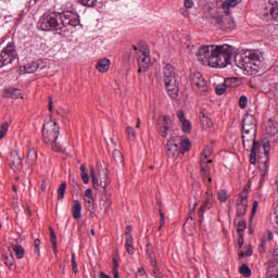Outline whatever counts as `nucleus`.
<instances>
[{"label": "nucleus", "instance_id": "f257e3e1", "mask_svg": "<svg viewBox=\"0 0 278 278\" xmlns=\"http://www.w3.org/2000/svg\"><path fill=\"white\" fill-rule=\"evenodd\" d=\"M233 55V47L229 45L215 46L211 61L212 68H225L227 64H231Z\"/></svg>", "mask_w": 278, "mask_h": 278}, {"label": "nucleus", "instance_id": "f03ea898", "mask_svg": "<svg viewBox=\"0 0 278 278\" xmlns=\"http://www.w3.org/2000/svg\"><path fill=\"white\" fill-rule=\"evenodd\" d=\"M60 138V126L58 122L49 121L42 126V140L46 144H51L52 151H62V144L58 142Z\"/></svg>", "mask_w": 278, "mask_h": 278}, {"label": "nucleus", "instance_id": "7ed1b4c3", "mask_svg": "<svg viewBox=\"0 0 278 278\" xmlns=\"http://www.w3.org/2000/svg\"><path fill=\"white\" fill-rule=\"evenodd\" d=\"M191 148L192 144L190 143V139L181 140L178 137H172L165 146L166 155L170 160H175V157H178V155L188 153Z\"/></svg>", "mask_w": 278, "mask_h": 278}, {"label": "nucleus", "instance_id": "20e7f679", "mask_svg": "<svg viewBox=\"0 0 278 278\" xmlns=\"http://www.w3.org/2000/svg\"><path fill=\"white\" fill-rule=\"evenodd\" d=\"M163 77L165 88L170 99H177V97H179V83H177V77L175 76V67L170 63L164 66Z\"/></svg>", "mask_w": 278, "mask_h": 278}, {"label": "nucleus", "instance_id": "39448f33", "mask_svg": "<svg viewBox=\"0 0 278 278\" xmlns=\"http://www.w3.org/2000/svg\"><path fill=\"white\" fill-rule=\"evenodd\" d=\"M242 141H243V148L245 151H249V148L252 143V149L250 152V164H256L257 162V149H260V141L255 140V132H242Z\"/></svg>", "mask_w": 278, "mask_h": 278}, {"label": "nucleus", "instance_id": "423d86ee", "mask_svg": "<svg viewBox=\"0 0 278 278\" xmlns=\"http://www.w3.org/2000/svg\"><path fill=\"white\" fill-rule=\"evenodd\" d=\"M242 66L251 75L258 73L260 68H262V60L260 59V54L256 52H249V54L243 58Z\"/></svg>", "mask_w": 278, "mask_h": 278}, {"label": "nucleus", "instance_id": "0eeeda50", "mask_svg": "<svg viewBox=\"0 0 278 278\" xmlns=\"http://www.w3.org/2000/svg\"><path fill=\"white\" fill-rule=\"evenodd\" d=\"M59 15L56 13L43 14L41 16L39 25L42 31H60Z\"/></svg>", "mask_w": 278, "mask_h": 278}, {"label": "nucleus", "instance_id": "6e6552de", "mask_svg": "<svg viewBox=\"0 0 278 278\" xmlns=\"http://www.w3.org/2000/svg\"><path fill=\"white\" fill-rule=\"evenodd\" d=\"M90 177L94 190H105V188H108V186H110L111 184L110 176L108 175V173L97 175L94 166L92 165H90Z\"/></svg>", "mask_w": 278, "mask_h": 278}, {"label": "nucleus", "instance_id": "1a4fd4ad", "mask_svg": "<svg viewBox=\"0 0 278 278\" xmlns=\"http://www.w3.org/2000/svg\"><path fill=\"white\" fill-rule=\"evenodd\" d=\"M16 58H18L16 47L12 42L8 43V46L0 53V68H3V66H9V64H12Z\"/></svg>", "mask_w": 278, "mask_h": 278}, {"label": "nucleus", "instance_id": "9d476101", "mask_svg": "<svg viewBox=\"0 0 278 278\" xmlns=\"http://www.w3.org/2000/svg\"><path fill=\"white\" fill-rule=\"evenodd\" d=\"M216 46H202L197 52V58L203 66H212V58H214V51Z\"/></svg>", "mask_w": 278, "mask_h": 278}, {"label": "nucleus", "instance_id": "9b49d317", "mask_svg": "<svg viewBox=\"0 0 278 278\" xmlns=\"http://www.w3.org/2000/svg\"><path fill=\"white\" fill-rule=\"evenodd\" d=\"M262 146L264 149V156L258 157V168L262 173V177L268 172V155L270 153V141L268 139L262 140Z\"/></svg>", "mask_w": 278, "mask_h": 278}, {"label": "nucleus", "instance_id": "f8f14e48", "mask_svg": "<svg viewBox=\"0 0 278 278\" xmlns=\"http://www.w3.org/2000/svg\"><path fill=\"white\" fill-rule=\"evenodd\" d=\"M200 175L210 188L212 186V160L200 161Z\"/></svg>", "mask_w": 278, "mask_h": 278}, {"label": "nucleus", "instance_id": "ddd939ff", "mask_svg": "<svg viewBox=\"0 0 278 278\" xmlns=\"http://www.w3.org/2000/svg\"><path fill=\"white\" fill-rule=\"evenodd\" d=\"M191 86L199 89L200 92H207V81L203 78L201 73H193L190 75Z\"/></svg>", "mask_w": 278, "mask_h": 278}, {"label": "nucleus", "instance_id": "4468645a", "mask_svg": "<svg viewBox=\"0 0 278 278\" xmlns=\"http://www.w3.org/2000/svg\"><path fill=\"white\" fill-rule=\"evenodd\" d=\"M9 166L14 170V173H18V170H23V160L18 154V151H13L8 156Z\"/></svg>", "mask_w": 278, "mask_h": 278}, {"label": "nucleus", "instance_id": "2eb2a0df", "mask_svg": "<svg viewBox=\"0 0 278 278\" xmlns=\"http://www.w3.org/2000/svg\"><path fill=\"white\" fill-rule=\"evenodd\" d=\"M157 131L162 138L168 137V130L170 129V116L165 115L163 118L159 117L156 119Z\"/></svg>", "mask_w": 278, "mask_h": 278}, {"label": "nucleus", "instance_id": "dca6fc26", "mask_svg": "<svg viewBox=\"0 0 278 278\" xmlns=\"http://www.w3.org/2000/svg\"><path fill=\"white\" fill-rule=\"evenodd\" d=\"M242 131L243 134H255L257 131V124L255 117L252 115H245L242 119Z\"/></svg>", "mask_w": 278, "mask_h": 278}, {"label": "nucleus", "instance_id": "f3484780", "mask_svg": "<svg viewBox=\"0 0 278 278\" xmlns=\"http://www.w3.org/2000/svg\"><path fill=\"white\" fill-rule=\"evenodd\" d=\"M205 18H207L211 23V25H219V27H223V14L218 13L216 9H207V11L204 12Z\"/></svg>", "mask_w": 278, "mask_h": 278}, {"label": "nucleus", "instance_id": "a211bd4d", "mask_svg": "<svg viewBox=\"0 0 278 278\" xmlns=\"http://www.w3.org/2000/svg\"><path fill=\"white\" fill-rule=\"evenodd\" d=\"M151 64V56L149 55V51L144 50L141 52V54L138 56V73H144L147 68H149V65Z\"/></svg>", "mask_w": 278, "mask_h": 278}, {"label": "nucleus", "instance_id": "6ab92c4d", "mask_svg": "<svg viewBox=\"0 0 278 278\" xmlns=\"http://www.w3.org/2000/svg\"><path fill=\"white\" fill-rule=\"evenodd\" d=\"M269 12L265 13L267 21H276L278 23V0H269Z\"/></svg>", "mask_w": 278, "mask_h": 278}, {"label": "nucleus", "instance_id": "aec40b11", "mask_svg": "<svg viewBox=\"0 0 278 278\" xmlns=\"http://www.w3.org/2000/svg\"><path fill=\"white\" fill-rule=\"evenodd\" d=\"M59 18L61 22L60 23V28H59V34H66L65 27H70L71 25V16H73V13L71 12H65V13H60Z\"/></svg>", "mask_w": 278, "mask_h": 278}, {"label": "nucleus", "instance_id": "412c9836", "mask_svg": "<svg viewBox=\"0 0 278 278\" xmlns=\"http://www.w3.org/2000/svg\"><path fill=\"white\" fill-rule=\"evenodd\" d=\"M213 203L210 198L204 200L200 208L198 210L199 224L203 225V218H205V212L212 210Z\"/></svg>", "mask_w": 278, "mask_h": 278}, {"label": "nucleus", "instance_id": "4be33fe9", "mask_svg": "<svg viewBox=\"0 0 278 278\" xmlns=\"http://www.w3.org/2000/svg\"><path fill=\"white\" fill-rule=\"evenodd\" d=\"M247 207H249V201L247 200V197L241 195L237 200V217L241 218V216H244L247 214Z\"/></svg>", "mask_w": 278, "mask_h": 278}, {"label": "nucleus", "instance_id": "5701e85b", "mask_svg": "<svg viewBox=\"0 0 278 278\" xmlns=\"http://www.w3.org/2000/svg\"><path fill=\"white\" fill-rule=\"evenodd\" d=\"M177 117L182 125L184 134H190V131H192V124L186 118V113L184 112V110L178 111Z\"/></svg>", "mask_w": 278, "mask_h": 278}, {"label": "nucleus", "instance_id": "b1692460", "mask_svg": "<svg viewBox=\"0 0 278 278\" xmlns=\"http://www.w3.org/2000/svg\"><path fill=\"white\" fill-rule=\"evenodd\" d=\"M200 125L204 129H210L214 127V122H212V117H210V113L205 112V110L200 112Z\"/></svg>", "mask_w": 278, "mask_h": 278}, {"label": "nucleus", "instance_id": "393cba45", "mask_svg": "<svg viewBox=\"0 0 278 278\" xmlns=\"http://www.w3.org/2000/svg\"><path fill=\"white\" fill-rule=\"evenodd\" d=\"M238 81L237 78H227L223 85H217L215 88L216 94H225L226 88L231 87L232 84H236Z\"/></svg>", "mask_w": 278, "mask_h": 278}, {"label": "nucleus", "instance_id": "a878e982", "mask_svg": "<svg viewBox=\"0 0 278 278\" xmlns=\"http://www.w3.org/2000/svg\"><path fill=\"white\" fill-rule=\"evenodd\" d=\"M147 260L150 261V265L157 264V255H155V251L153 250V245L151 242L146 245Z\"/></svg>", "mask_w": 278, "mask_h": 278}, {"label": "nucleus", "instance_id": "bb28decb", "mask_svg": "<svg viewBox=\"0 0 278 278\" xmlns=\"http://www.w3.org/2000/svg\"><path fill=\"white\" fill-rule=\"evenodd\" d=\"M72 214L75 220H79V218H81V202H79V200L73 201Z\"/></svg>", "mask_w": 278, "mask_h": 278}, {"label": "nucleus", "instance_id": "cd10ccee", "mask_svg": "<svg viewBox=\"0 0 278 278\" xmlns=\"http://www.w3.org/2000/svg\"><path fill=\"white\" fill-rule=\"evenodd\" d=\"M242 3V0H226L223 3V10L226 16H230L231 12L229 11L230 8H236V5Z\"/></svg>", "mask_w": 278, "mask_h": 278}, {"label": "nucleus", "instance_id": "c85d7f7f", "mask_svg": "<svg viewBox=\"0 0 278 278\" xmlns=\"http://www.w3.org/2000/svg\"><path fill=\"white\" fill-rule=\"evenodd\" d=\"M110 59H101L98 61L96 68L99 73H108V71H110Z\"/></svg>", "mask_w": 278, "mask_h": 278}, {"label": "nucleus", "instance_id": "c756f323", "mask_svg": "<svg viewBox=\"0 0 278 278\" xmlns=\"http://www.w3.org/2000/svg\"><path fill=\"white\" fill-rule=\"evenodd\" d=\"M8 251L9 254H4L2 256V262L5 264V266L12 268V266H14V255H12V251L10 250V248H8Z\"/></svg>", "mask_w": 278, "mask_h": 278}, {"label": "nucleus", "instance_id": "7c9ffc66", "mask_svg": "<svg viewBox=\"0 0 278 278\" xmlns=\"http://www.w3.org/2000/svg\"><path fill=\"white\" fill-rule=\"evenodd\" d=\"M266 131L269 136H277L278 128L277 123H274L271 119L267 122Z\"/></svg>", "mask_w": 278, "mask_h": 278}, {"label": "nucleus", "instance_id": "2f4dec72", "mask_svg": "<svg viewBox=\"0 0 278 278\" xmlns=\"http://www.w3.org/2000/svg\"><path fill=\"white\" fill-rule=\"evenodd\" d=\"M223 25L226 31H233V29H236V22L231 17H229L228 20L225 18L222 26Z\"/></svg>", "mask_w": 278, "mask_h": 278}, {"label": "nucleus", "instance_id": "473e14b6", "mask_svg": "<svg viewBox=\"0 0 278 278\" xmlns=\"http://www.w3.org/2000/svg\"><path fill=\"white\" fill-rule=\"evenodd\" d=\"M126 251L129 255H134L135 249H134V236H129L126 238Z\"/></svg>", "mask_w": 278, "mask_h": 278}, {"label": "nucleus", "instance_id": "72a5a7b5", "mask_svg": "<svg viewBox=\"0 0 278 278\" xmlns=\"http://www.w3.org/2000/svg\"><path fill=\"white\" fill-rule=\"evenodd\" d=\"M38 71V63L37 62H29L24 65V73H36Z\"/></svg>", "mask_w": 278, "mask_h": 278}, {"label": "nucleus", "instance_id": "f704fd0d", "mask_svg": "<svg viewBox=\"0 0 278 278\" xmlns=\"http://www.w3.org/2000/svg\"><path fill=\"white\" fill-rule=\"evenodd\" d=\"M13 251L17 260H23V257H25V249L23 248V245H13Z\"/></svg>", "mask_w": 278, "mask_h": 278}, {"label": "nucleus", "instance_id": "c9c22d12", "mask_svg": "<svg viewBox=\"0 0 278 278\" xmlns=\"http://www.w3.org/2000/svg\"><path fill=\"white\" fill-rule=\"evenodd\" d=\"M113 159L115 160L116 164L125 163V156H123V152H121V150L118 149H115L113 151Z\"/></svg>", "mask_w": 278, "mask_h": 278}, {"label": "nucleus", "instance_id": "e433bc0d", "mask_svg": "<svg viewBox=\"0 0 278 278\" xmlns=\"http://www.w3.org/2000/svg\"><path fill=\"white\" fill-rule=\"evenodd\" d=\"M22 92L21 89H8L7 90V97H9L10 99H20V97H22Z\"/></svg>", "mask_w": 278, "mask_h": 278}, {"label": "nucleus", "instance_id": "4c0bfd02", "mask_svg": "<svg viewBox=\"0 0 278 278\" xmlns=\"http://www.w3.org/2000/svg\"><path fill=\"white\" fill-rule=\"evenodd\" d=\"M64 194H66V181L61 182L58 188V200L62 201L64 199Z\"/></svg>", "mask_w": 278, "mask_h": 278}, {"label": "nucleus", "instance_id": "58836bf2", "mask_svg": "<svg viewBox=\"0 0 278 278\" xmlns=\"http://www.w3.org/2000/svg\"><path fill=\"white\" fill-rule=\"evenodd\" d=\"M213 150L211 147L206 146L201 154L200 161H207L208 157L212 156Z\"/></svg>", "mask_w": 278, "mask_h": 278}, {"label": "nucleus", "instance_id": "ea45409f", "mask_svg": "<svg viewBox=\"0 0 278 278\" xmlns=\"http://www.w3.org/2000/svg\"><path fill=\"white\" fill-rule=\"evenodd\" d=\"M239 273L244 277H251L252 275L251 268L247 264L241 265V267L239 268Z\"/></svg>", "mask_w": 278, "mask_h": 278}, {"label": "nucleus", "instance_id": "a19ab883", "mask_svg": "<svg viewBox=\"0 0 278 278\" xmlns=\"http://www.w3.org/2000/svg\"><path fill=\"white\" fill-rule=\"evenodd\" d=\"M27 160H28V164H34V162H36V160H38V154L36 152V150H29L27 153Z\"/></svg>", "mask_w": 278, "mask_h": 278}, {"label": "nucleus", "instance_id": "79ce46f5", "mask_svg": "<svg viewBox=\"0 0 278 278\" xmlns=\"http://www.w3.org/2000/svg\"><path fill=\"white\" fill-rule=\"evenodd\" d=\"M152 266V275L155 278H164V274L160 270V267H157V263H154L151 265Z\"/></svg>", "mask_w": 278, "mask_h": 278}, {"label": "nucleus", "instance_id": "37998d69", "mask_svg": "<svg viewBox=\"0 0 278 278\" xmlns=\"http://www.w3.org/2000/svg\"><path fill=\"white\" fill-rule=\"evenodd\" d=\"M80 177H81L84 184L90 182V178L88 177V174L86 173V165H84V164L80 165Z\"/></svg>", "mask_w": 278, "mask_h": 278}, {"label": "nucleus", "instance_id": "c03bdc74", "mask_svg": "<svg viewBox=\"0 0 278 278\" xmlns=\"http://www.w3.org/2000/svg\"><path fill=\"white\" fill-rule=\"evenodd\" d=\"M8 129H10V124L8 122L3 123L0 127V140L4 138L5 134H8Z\"/></svg>", "mask_w": 278, "mask_h": 278}, {"label": "nucleus", "instance_id": "a18cd8bd", "mask_svg": "<svg viewBox=\"0 0 278 278\" xmlns=\"http://www.w3.org/2000/svg\"><path fill=\"white\" fill-rule=\"evenodd\" d=\"M217 199L220 203H227V190H219L217 192Z\"/></svg>", "mask_w": 278, "mask_h": 278}, {"label": "nucleus", "instance_id": "49530a36", "mask_svg": "<svg viewBox=\"0 0 278 278\" xmlns=\"http://www.w3.org/2000/svg\"><path fill=\"white\" fill-rule=\"evenodd\" d=\"M245 230H247V222L245 220L239 222L237 225V232L240 235V233H244Z\"/></svg>", "mask_w": 278, "mask_h": 278}, {"label": "nucleus", "instance_id": "de8ad7c7", "mask_svg": "<svg viewBox=\"0 0 278 278\" xmlns=\"http://www.w3.org/2000/svg\"><path fill=\"white\" fill-rule=\"evenodd\" d=\"M78 2L87 8H94L97 5V0H78Z\"/></svg>", "mask_w": 278, "mask_h": 278}, {"label": "nucleus", "instance_id": "09e8293b", "mask_svg": "<svg viewBox=\"0 0 278 278\" xmlns=\"http://www.w3.org/2000/svg\"><path fill=\"white\" fill-rule=\"evenodd\" d=\"M126 134H127L129 140H136V130H134V127L128 126L126 128Z\"/></svg>", "mask_w": 278, "mask_h": 278}, {"label": "nucleus", "instance_id": "8fccbe9b", "mask_svg": "<svg viewBox=\"0 0 278 278\" xmlns=\"http://www.w3.org/2000/svg\"><path fill=\"white\" fill-rule=\"evenodd\" d=\"M248 103L249 99L247 98V96H241L239 99V108H241V110H244Z\"/></svg>", "mask_w": 278, "mask_h": 278}, {"label": "nucleus", "instance_id": "3c124183", "mask_svg": "<svg viewBox=\"0 0 278 278\" xmlns=\"http://www.w3.org/2000/svg\"><path fill=\"white\" fill-rule=\"evenodd\" d=\"M86 204H87V210L89 212H92V210H94V199L93 198H89L85 200Z\"/></svg>", "mask_w": 278, "mask_h": 278}, {"label": "nucleus", "instance_id": "603ef678", "mask_svg": "<svg viewBox=\"0 0 278 278\" xmlns=\"http://www.w3.org/2000/svg\"><path fill=\"white\" fill-rule=\"evenodd\" d=\"M72 270L77 275L79 269L77 268V261L75 260V253L72 254Z\"/></svg>", "mask_w": 278, "mask_h": 278}, {"label": "nucleus", "instance_id": "864d4df0", "mask_svg": "<svg viewBox=\"0 0 278 278\" xmlns=\"http://www.w3.org/2000/svg\"><path fill=\"white\" fill-rule=\"evenodd\" d=\"M79 25V18L75 17L73 14L70 17V27H77Z\"/></svg>", "mask_w": 278, "mask_h": 278}, {"label": "nucleus", "instance_id": "5fc2aeb1", "mask_svg": "<svg viewBox=\"0 0 278 278\" xmlns=\"http://www.w3.org/2000/svg\"><path fill=\"white\" fill-rule=\"evenodd\" d=\"M123 58H124L125 62H131V49H127L123 53Z\"/></svg>", "mask_w": 278, "mask_h": 278}, {"label": "nucleus", "instance_id": "6e6d98bb", "mask_svg": "<svg viewBox=\"0 0 278 278\" xmlns=\"http://www.w3.org/2000/svg\"><path fill=\"white\" fill-rule=\"evenodd\" d=\"M40 239H35L34 241V247H35V253H37V255H40Z\"/></svg>", "mask_w": 278, "mask_h": 278}, {"label": "nucleus", "instance_id": "4d7b16f0", "mask_svg": "<svg viewBox=\"0 0 278 278\" xmlns=\"http://www.w3.org/2000/svg\"><path fill=\"white\" fill-rule=\"evenodd\" d=\"M197 205H199V203H194L193 204V208L189 211V217L187 218V220H194V211L197 210Z\"/></svg>", "mask_w": 278, "mask_h": 278}, {"label": "nucleus", "instance_id": "13d9d810", "mask_svg": "<svg viewBox=\"0 0 278 278\" xmlns=\"http://www.w3.org/2000/svg\"><path fill=\"white\" fill-rule=\"evenodd\" d=\"M238 245L240 249L244 245V233H240L238 238Z\"/></svg>", "mask_w": 278, "mask_h": 278}, {"label": "nucleus", "instance_id": "bf43d9fd", "mask_svg": "<svg viewBox=\"0 0 278 278\" xmlns=\"http://www.w3.org/2000/svg\"><path fill=\"white\" fill-rule=\"evenodd\" d=\"M194 5V1L193 0H185V8L187 10H191V8H193Z\"/></svg>", "mask_w": 278, "mask_h": 278}, {"label": "nucleus", "instance_id": "052dcab7", "mask_svg": "<svg viewBox=\"0 0 278 278\" xmlns=\"http://www.w3.org/2000/svg\"><path fill=\"white\" fill-rule=\"evenodd\" d=\"M105 205H108V198L100 199V210H105Z\"/></svg>", "mask_w": 278, "mask_h": 278}, {"label": "nucleus", "instance_id": "680f3d73", "mask_svg": "<svg viewBox=\"0 0 278 278\" xmlns=\"http://www.w3.org/2000/svg\"><path fill=\"white\" fill-rule=\"evenodd\" d=\"M49 112H53V97H49V105H48Z\"/></svg>", "mask_w": 278, "mask_h": 278}, {"label": "nucleus", "instance_id": "e2e57ef3", "mask_svg": "<svg viewBox=\"0 0 278 278\" xmlns=\"http://www.w3.org/2000/svg\"><path fill=\"white\" fill-rule=\"evenodd\" d=\"M264 247H266V239H262L258 245V251H264Z\"/></svg>", "mask_w": 278, "mask_h": 278}, {"label": "nucleus", "instance_id": "0e129e2a", "mask_svg": "<svg viewBox=\"0 0 278 278\" xmlns=\"http://www.w3.org/2000/svg\"><path fill=\"white\" fill-rule=\"evenodd\" d=\"M85 197H87V199H93V198H92V189H87V190L85 191Z\"/></svg>", "mask_w": 278, "mask_h": 278}, {"label": "nucleus", "instance_id": "69168bd1", "mask_svg": "<svg viewBox=\"0 0 278 278\" xmlns=\"http://www.w3.org/2000/svg\"><path fill=\"white\" fill-rule=\"evenodd\" d=\"M125 236H127V238H129V236H131V226L126 227Z\"/></svg>", "mask_w": 278, "mask_h": 278}, {"label": "nucleus", "instance_id": "338daca9", "mask_svg": "<svg viewBox=\"0 0 278 278\" xmlns=\"http://www.w3.org/2000/svg\"><path fill=\"white\" fill-rule=\"evenodd\" d=\"M113 270H118V261L116 258H113Z\"/></svg>", "mask_w": 278, "mask_h": 278}, {"label": "nucleus", "instance_id": "774afa93", "mask_svg": "<svg viewBox=\"0 0 278 278\" xmlns=\"http://www.w3.org/2000/svg\"><path fill=\"white\" fill-rule=\"evenodd\" d=\"M99 278H112L110 275L105 274L104 271H100Z\"/></svg>", "mask_w": 278, "mask_h": 278}]
</instances>
